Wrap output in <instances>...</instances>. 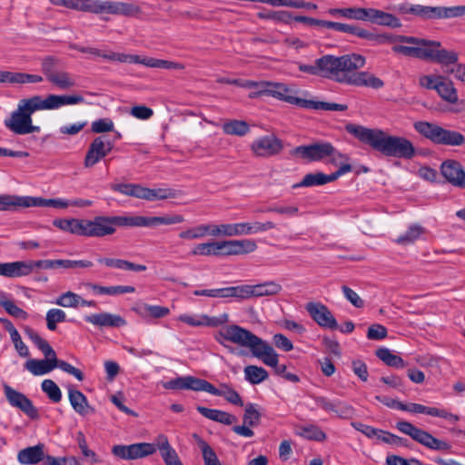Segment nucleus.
Here are the masks:
<instances>
[{
  "mask_svg": "<svg viewBox=\"0 0 465 465\" xmlns=\"http://www.w3.org/2000/svg\"><path fill=\"white\" fill-rule=\"evenodd\" d=\"M84 103L81 94H48L45 98L33 95L19 100L15 110L4 120L5 126L18 135L39 133L40 127L34 125L32 115L37 111L57 110L66 105H75Z\"/></svg>",
  "mask_w": 465,
  "mask_h": 465,
  "instance_id": "f257e3e1",
  "label": "nucleus"
},
{
  "mask_svg": "<svg viewBox=\"0 0 465 465\" xmlns=\"http://www.w3.org/2000/svg\"><path fill=\"white\" fill-rule=\"evenodd\" d=\"M372 41L377 45L394 42L408 44L410 45H394L392 51L406 56L431 61L443 66L454 65L459 59L457 52L443 48L441 43L435 40L413 36L373 34Z\"/></svg>",
  "mask_w": 465,
  "mask_h": 465,
  "instance_id": "f03ea898",
  "label": "nucleus"
},
{
  "mask_svg": "<svg viewBox=\"0 0 465 465\" xmlns=\"http://www.w3.org/2000/svg\"><path fill=\"white\" fill-rule=\"evenodd\" d=\"M346 130L385 156L411 159L416 153L412 142L404 136L392 135L381 129L356 124L347 125Z\"/></svg>",
  "mask_w": 465,
  "mask_h": 465,
  "instance_id": "7ed1b4c3",
  "label": "nucleus"
},
{
  "mask_svg": "<svg viewBox=\"0 0 465 465\" xmlns=\"http://www.w3.org/2000/svg\"><path fill=\"white\" fill-rule=\"evenodd\" d=\"M365 64L366 58L360 54L341 55L336 83L375 90L382 88L384 82L381 78L368 71H358L364 67Z\"/></svg>",
  "mask_w": 465,
  "mask_h": 465,
  "instance_id": "20e7f679",
  "label": "nucleus"
},
{
  "mask_svg": "<svg viewBox=\"0 0 465 465\" xmlns=\"http://www.w3.org/2000/svg\"><path fill=\"white\" fill-rule=\"evenodd\" d=\"M156 450L166 465H183L175 450L170 445L165 435L161 434L156 438L155 444L139 442L130 445H114L112 453L122 460H132L143 459L153 454Z\"/></svg>",
  "mask_w": 465,
  "mask_h": 465,
  "instance_id": "39448f33",
  "label": "nucleus"
},
{
  "mask_svg": "<svg viewBox=\"0 0 465 465\" xmlns=\"http://www.w3.org/2000/svg\"><path fill=\"white\" fill-rule=\"evenodd\" d=\"M223 340L248 349L257 359H260L270 346L267 341L237 324H228L220 329L217 341L223 343Z\"/></svg>",
  "mask_w": 465,
  "mask_h": 465,
  "instance_id": "423d86ee",
  "label": "nucleus"
},
{
  "mask_svg": "<svg viewBox=\"0 0 465 465\" xmlns=\"http://www.w3.org/2000/svg\"><path fill=\"white\" fill-rule=\"evenodd\" d=\"M413 127L417 133L435 144L461 146L465 143V137L462 134L445 129L434 123L418 121L414 123Z\"/></svg>",
  "mask_w": 465,
  "mask_h": 465,
  "instance_id": "0eeeda50",
  "label": "nucleus"
},
{
  "mask_svg": "<svg viewBox=\"0 0 465 465\" xmlns=\"http://www.w3.org/2000/svg\"><path fill=\"white\" fill-rule=\"evenodd\" d=\"M292 154L299 156L308 162L322 161L329 157V163L338 165L347 157L338 152L330 143H315L309 145H301L292 151Z\"/></svg>",
  "mask_w": 465,
  "mask_h": 465,
  "instance_id": "6e6552de",
  "label": "nucleus"
},
{
  "mask_svg": "<svg viewBox=\"0 0 465 465\" xmlns=\"http://www.w3.org/2000/svg\"><path fill=\"white\" fill-rule=\"evenodd\" d=\"M110 188L124 195L146 201L172 199L177 196V192L171 188L151 189L138 183H112Z\"/></svg>",
  "mask_w": 465,
  "mask_h": 465,
  "instance_id": "1a4fd4ad",
  "label": "nucleus"
},
{
  "mask_svg": "<svg viewBox=\"0 0 465 465\" xmlns=\"http://www.w3.org/2000/svg\"><path fill=\"white\" fill-rule=\"evenodd\" d=\"M340 56L325 54L314 61L313 64L298 63L301 72L336 82Z\"/></svg>",
  "mask_w": 465,
  "mask_h": 465,
  "instance_id": "9d476101",
  "label": "nucleus"
},
{
  "mask_svg": "<svg viewBox=\"0 0 465 465\" xmlns=\"http://www.w3.org/2000/svg\"><path fill=\"white\" fill-rule=\"evenodd\" d=\"M396 428L401 433L410 436L413 440L427 447L428 449L435 450H448L450 448L449 443L436 439L430 433L414 426L409 421H398L396 423Z\"/></svg>",
  "mask_w": 465,
  "mask_h": 465,
  "instance_id": "9b49d317",
  "label": "nucleus"
},
{
  "mask_svg": "<svg viewBox=\"0 0 465 465\" xmlns=\"http://www.w3.org/2000/svg\"><path fill=\"white\" fill-rule=\"evenodd\" d=\"M250 149L256 157L269 158L279 154L283 150V143L276 135L269 134L255 139Z\"/></svg>",
  "mask_w": 465,
  "mask_h": 465,
  "instance_id": "f8f14e48",
  "label": "nucleus"
},
{
  "mask_svg": "<svg viewBox=\"0 0 465 465\" xmlns=\"http://www.w3.org/2000/svg\"><path fill=\"white\" fill-rule=\"evenodd\" d=\"M114 148V143L106 138L105 135L95 137L90 143L86 152L84 165L91 168L98 163L103 158L108 155Z\"/></svg>",
  "mask_w": 465,
  "mask_h": 465,
  "instance_id": "ddd939ff",
  "label": "nucleus"
},
{
  "mask_svg": "<svg viewBox=\"0 0 465 465\" xmlns=\"http://www.w3.org/2000/svg\"><path fill=\"white\" fill-rule=\"evenodd\" d=\"M351 165L349 163H342L340 168L331 173V174H324L323 173H307L302 182L295 183L292 185V188H299V187H312V186H318V185H323L328 183H331L335 180H337L340 176L349 173L351 171Z\"/></svg>",
  "mask_w": 465,
  "mask_h": 465,
  "instance_id": "4468645a",
  "label": "nucleus"
},
{
  "mask_svg": "<svg viewBox=\"0 0 465 465\" xmlns=\"http://www.w3.org/2000/svg\"><path fill=\"white\" fill-rule=\"evenodd\" d=\"M3 389L5 398L11 406L19 409L33 420L39 418L37 409L33 405L32 401L28 399L24 393L15 391L8 384H4Z\"/></svg>",
  "mask_w": 465,
  "mask_h": 465,
  "instance_id": "2eb2a0df",
  "label": "nucleus"
},
{
  "mask_svg": "<svg viewBox=\"0 0 465 465\" xmlns=\"http://www.w3.org/2000/svg\"><path fill=\"white\" fill-rule=\"evenodd\" d=\"M305 309L319 326L331 330L338 328L336 319L325 304L320 302H310L306 303Z\"/></svg>",
  "mask_w": 465,
  "mask_h": 465,
  "instance_id": "dca6fc26",
  "label": "nucleus"
},
{
  "mask_svg": "<svg viewBox=\"0 0 465 465\" xmlns=\"http://www.w3.org/2000/svg\"><path fill=\"white\" fill-rule=\"evenodd\" d=\"M258 246L252 239L219 241V256L242 255L253 252Z\"/></svg>",
  "mask_w": 465,
  "mask_h": 465,
  "instance_id": "f3484780",
  "label": "nucleus"
},
{
  "mask_svg": "<svg viewBox=\"0 0 465 465\" xmlns=\"http://www.w3.org/2000/svg\"><path fill=\"white\" fill-rule=\"evenodd\" d=\"M176 320L192 327H218L229 322V315L227 313H222L216 317H209L206 314L183 313L179 315Z\"/></svg>",
  "mask_w": 465,
  "mask_h": 465,
  "instance_id": "a211bd4d",
  "label": "nucleus"
},
{
  "mask_svg": "<svg viewBox=\"0 0 465 465\" xmlns=\"http://www.w3.org/2000/svg\"><path fill=\"white\" fill-rule=\"evenodd\" d=\"M440 173L453 186L465 189V171L460 162L451 159L442 162Z\"/></svg>",
  "mask_w": 465,
  "mask_h": 465,
  "instance_id": "6ab92c4d",
  "label": "nucleus"
},
{
  "mask_svg": "<svg viewBox=\"0 0 465 465\" xmlns=\"http://www.w3.org/2000/svg\"><path fill=\"white\" fill-rule=\"evenodd\" d=\"M112 216H96L86 220V237H104L114 233Z\"/></svg>",
  "mask_w": 465,
  "mask_h": 465,
  "instance_id": "aec40b11",
  "label": "nucleus"
},
{
  "mask_svg": "<svg viewBox=\"0 0 465 465\" xmlns=\"http://www.w3.org/2000/svg\"><path fill=\"white\" fill-rule=\"evenodd\" d=\"M259 360L265 365L273 368L275 374L282 376L285 380L293 383L300 381V378L296 374L287 371L286 365L279 364V355L272 345L269 346V350H266V352Z\"/></svg>",
  "mask_w": 465,
  "mask_h": 465,
  "instance_id": "412c9836",
  "label": "nucleus"
},
{
  "mask_svg": "<svg viewBox=\"0 0 465 465\" xmlns=\"http://www.w3.org/2000/svg\"><path fill=\"white\" fill-rule=\"evenodd\" d=\"M402 411L411 413H422L432 417L442 418L449 420L452 424L456 423L460 420L458 415L452 414L446 411L445 409L429 407L420 403H404Z\"/></svg>",
  "mask_w": 465,
  "mask_h": 465,
  "instance_id": "4be33fe9",
  "label": "nucleus"
},
{
  "mask_svg": "<svg viewBox=\"0 0 465 465\" xmlns=\"http://www.w3.org/2000/svg\"><path fill=\"white\" fill-rule=\"evenodd\" d=\"M84 321L94 326L119 328L126 325V321L118 314L101 312L84 316Z\"/></svg>",
  "mask_w": 465,
  "mask_h": 465,
  "instance_id": "5701e85b",
  "label": "nucleus"
},
{
  "mask_svg": "<svg viewBox=\"0 0 465 465\" xmlns=\"http://www.w3.org/2000/svg\"><path fill=\"white\" fill-rule=\"evenodd\" d=\"M270 88L266 91L267 95L286 103L296 104L302 107V100L295 95V92L282 83L271 82Z\"/></svg>",
  "mask_w": 465,
  "mask_h": 465,
  "instance_id": "b1692460",
  "label": "nucleus"
},
{
  "mask_svg": "<svg viewBox=\"0 0 465 465\" xmlns=\"http://www.w3.org/2000/svg\"><path fill=\"white\" fill-rule=\"evenodd\" d=\"M363 21H370L381 25L400 27L401 22L393 15L375 8H364Z\"/></svg>",
  "mask_w": 465,
  "mask_h": 465,
  "instance_id": "393cba45",
  "label": "nucleus"
},
{
  "mask_svg": "<svg viewBox=\"0 0 465 465\" xmlns=\"http://www.w3.org/2000/svg\"><path fill=\"white\" fill-rule=\"evenodd\" d=\"M282 289V285L273 281L255 285L245 284L246 300L252 297L276 295L281 292Z\"/></svg>",
  "mask_w": 465,
  "mask_h": 465,
  "instance_id": "a878e982",
  "label": "nucleus"
},
{
  "mask_svg": "<svg viewBox=\"0 0 465 465\" xmlns=\"http://www.w3.org/2000/svg\"><path fill=\"white\" fill-rule=\"evenodd\" d=\"M30 265L27 261L0 262V276L19 278L30 275Z\"/></svg>",
  "mask_w": 465,
  "mask_h": 465,
  "instance_id": "bb28decb",
  "label": "nucleus"
},
{
  "mask_svg": "<svg viewBox=\"0 0 465 465\" xmlns=\"http://www.w3.org/2000/svg\"><path fill=\"white\" fill-rule=\"evenodd\" d=\"M45 445L39 443L35 446L27 447L21 450L17 454V460L22 465H33L41 460L45 461L44 453Z\"/></svg>",
  "mask_w": 465,
  "mask_h": 465,
  "instance_id": "cd10ccee",
  "label": "nucleus"
},
{
  "mask_svg": "<svg viewBox=\"0 0 465 465\" xmlns=\"http://www.w3.org/2000/svg\"><path fill=\"white\" fill-rule=\"evenodd\" d=\"M68 399L74 411L81 416H85L94 412V409L89 405L87 398L80 391L69 388Z\"/></svg>",
  "mask_w": 465,
  "mask_h": 465,
  "instance_id": "c85d7f7f",
  "label": "nucleus"
},
{
  "mask_svg": "<svg viewBox=\"0 0 465 465\" xmlns=\"http://www.w3.org/2000/svg\"><path fill=\"white\" fill-rule=\"evenodd\" d=\"M215 224L213 223H202L194 227L188 228L186 230L182 231L179 233V238L183 240H198L204 238L207 235H211L216 237Z\"/></svg>",
  "mask_w": 465,
  "mask_h": 465,
  "instance_id": "c756f323",
  "label": "nucleus"
},
{
  "mask_svg": "<svg viewBox=\"0 0 465 465\" xmlns=\"http://www.w3.org/2000/svg\"><path fill=\"white\" fill-rule=\"evenodd\" d=\"M45 360L30 359L25 363V368L35 376L49 373L55 369L54 357H45Z\"/></svg>",
  "mask_w": 465,
  "mask_h": 465,
  "instance_id": "7c9ffc66",
  "label": "nucleus"
},
{
  "mask_svg": "<svg viewBox=\"0 0 465 465\" xmlns=\"http://www.w3.org/2000/svg\"><path fill=\"white\" fill-rule=\"evenodd\" d=\"M54 225L64 232L75 235L85 236L86 220L81 219H57L54 221Z\"/></svg>",
  "mask_w": 465,
  "mask_h": 465,
  "instance_id": "2f4dec72",
  "label": "nucleus"
},
{
  "mask_svg": "<svg viewBox=\"0 0 465 465\" xmlns=\"http://www.w3.org/2000/svg\"><path fill=\"white\" fill-rule=\"evenodd\" d=\"M435 91L439 96L449 104H454L459 100L458 91L450 79L442 75L441 80L436 86Z\"/></svg>",
  "mask_w": 465,
  "mask_h": 465,
  "instance_id": "473e14b6",
  "label": "nucleus"
},
{
  "mask_svg": "<svg viewBox=\"0 0 465 465\" xmlns=\"http://www.w3.org/2000/svg\"><path fill=\"white\" fill-rule=\"evenodd\" d=\"M41 82H43V77L38 74L0 71V83L26 84Z\"/></svg>",
  "mask_w": 465,
  "mask_h": 465,
  "instance_id": "72a5a7b5",
  "label": "nucleus"
},
{
  "mask_svg": "<svg viewBox=\"0 0 465 465\" xmlns=\"http://www.w3.org/2000/svg\"><path fill=\"white\" fill-rule=\"evenodd\" d=\"M214 232L216 233V237H234L247 235L246 222L215 224Z\"/></svg>",
  "mask_w": 465,
  "mask_h": 465,
  "instance_id": "f704fd0d",
  "label": "nucleus"
},
{
  "mask_svg": "<svg viewBox=\"0 0 465 465\" xmlns=\"http://www.w3.org/2000/svg\"><path fill=\"white\" fill-rule=\"evenodd\" d=\"M425 232L426 230L423 226L413 223L395 240V242L404 246L413 244L416 241L420 240Z\"/></svg>",
  "mask_w": 465,
  "mask_h": 465,
  "instance_id": "c9c22d12",
  "label": "nucleus"
},
{
  "mask_svg": "<svg viewBox=\"0 0 465 465\" xmlns=\"http://www.w3.org/2000/svg\"><path fill=\"white\" fill-rule=\"evenodd\" d=\"M47 81L61 90H68L76 85L74 76L66 71H55Z\"/></svg>",
  "mask_w": 465,
  "mask_h": 465,
  "instance_id": "e433bc0d",
  "label": "nucleus"
},
{
  "mask_svg": "<svg viewBox=\"0 0 465 465\" xmlns=\"http://www.w3.org/2000/svg\"><path fill=\"white\" fill-rule=\"evenodd\" d=\"M104 59L120 63L141 64L147 67H151V64L153 62V57H141L136 54H126L114 52H110L108 54H104Z\"/></svg>",
  "mask_w": 465,
  "mask_h": 465,
  "instance_id": "4c0bfd02",
  "label": "nucleus"
},
{
  "mask_svg": "<svg viewBox=\"0 0 465 465\" xmlns=\"http://www.w3.org/2000/svg\"><path fill=\"white\" fill-rule=\"evenodd\" d=\"M212 395L223 397L228 402L236 406H243L240 394L229 384L223 383L219 388L213 387Z\"/></svg>",
  "mask_w": 465,
  "mask_h": 465,
  "instance_id": "58836bf2",
  "label": "nucleus"
},
{
  "mask_svg": "<svg viewBox=\"0 0 465 465\" xmlns=\"http://www.w3.org/2000/svg\"><path fill=\"white\" fill-rule=\"evenodd\" d=\"M401 12L405 15H414L423 19L437 18V6H425L421 5H404Z\"/></svg>",
  "mask_w": 465,
  "mask_h": 465,
  "instance_id": "ea45409f",
  "label": "nucleus"
},
{
  "mask_svg": "<svg viewBox=\"0 0 465 465\" xmlns=\"http://www.w3.org/2000/svg\"><path fill=\"white\" fill-rule=\"evenodd\" d=\"M25 335L32 341V342L44 353L45 357L54 356L55 351L49 345V343L42 338L37 331L34 329L25 326L24 329Z\"/></svg>",
  "mask_w": 465,
  "mask_h": 465,
  "instance_id": "a19ab883",
  "label": "nucleus"
},
{
  "mask_svg": "<svg viewBox=\"0 0 465 465\" xmlns=\"http://www.w3.org/2000/svg\"><path fill=\"white\" fill-rule=\"evenodd\" d=\"M296 434L309 440L324 441L327 438L325 432L317 425L309 424L298 427Z\"/></svg>",
  "mask_w": 465,
  "mask_h": 465,
  "instance_id": "79ce46f5",
  "label": "nucleus"
},
{
  "mask_svg": "<svg viewBox=\"0 0 465 465\" xmlns=\"http://www.w3.org/2000/svg\"><path fill=\"white\" fill-rule=\"evenodd\" d=\"M244 379L252 385L260 384L269 377L268 371L256 365H248L243 370Z\"/></svg>",
  "mask_w": 465,
  "mask_h": 465,
  "instance_id": "37998d69",
  "label": "nucleus"
},
{
  "mask_svg": "<svg viewBox=\"0 0 465 465\" xmlns=\"http://www.w3.org/2000/svg\"><path fill=\"white\" fill-rule=\"evenodd\" d=\"M193 438L202 450L204 465H222L214 450L204 440L196 433L193 434Z\"/></svg>",
  "mask_w": 465,
  "mask_h": 465,
  "instance_id": "c03bdc74",
  "label": "nucleus"
},
{
  "mask_svg": "<svg viewBox=\"0 0 465 465\" xmlns=\"http://www.w3.org/2000/svg\"><path fill=\"white\" fill-rule=\"evenodd\" d=\"M376 356L390 367L401 369L407 365L401 357L392 353L388 348L378 349L376 351Z\"/></svg>",
  "mask_w": 465,
  "mask_h": 465,
  "instance_id": "a18cd8bd",
  "label": "nucleus"
},
{
  "mask_svg": "<svg viewBox=\"0 0 465 465\" xmlns=\"http://www.w3.org/2000/svg\"><path fill=\"white\" fill-rule=\"evenodd\" d=\"M222 129L229 135L244 136L250 132L249 124L242 120H230L225 122Z\"/></svg>",
  "mask_w": 465,
  "mask_h": 465,
  "instance_id": "49530a36",
  "label": "nucleus"
},
{
  "mask_svg": "<svg viewBox=\"0 0 465 465\" xmlns=\"http://www.w3.org/2000/svg\"><path fill=\"white\" fill-rule=\"evenodd\" d=\"M192 256H219V241L197 243L190 252Z\"/></svg>",
  "mask_w": 465,
  "mask_h": 465,
  "instance_id": "de8ad7c7",
  "label": "nucleus"
},
{
  "mask_svg": "<svg viewBox=\"0 0 465 465\" xmlns=\"http://www.w3.org/2000/svg\"><path fill=\"white\" fill-rule=\"evenodd\" d=\"M113 224L116 226L147 227L146 216H112Z\"/></svg>",
  "mask_w": 465,
  "mask_h": 465,
  "instance_id": "09e8293b",
  "label": "nucleus"
},
{
  "mask_svg": "<svg viewBox=\"0 0 465 465\" xmlns=\"http://www.w3.org/2000/svg\"><path fill=\"white\" fill-rule=\"evenodd\" d=\"M302 107L323 111H345L348 106L336 103L319 102L313 100H302Z\"/></svg>",
  "mask_w": 465,
  "mask_h": 465,
  "instance_id": "8fccbe9b",
  "label": "nucleus"
},
{
  "mask_svg": "<svg viewBox=\"0 0 465 465\" xmlns=\"http://www.w3.org/2000/svg\"><path fill=\"white\" fill-rule=\"evenodd\" d=\"M215 293V298H235L237 300H246L245 285L219 288L216 289Z\"/></svg>",
  "mask_w": 465,
  "mask_h": 465,
  "instance_id": "3c124183",
  "label": "nucleus"
},
{
  "mask_svg": "<svg viewBox=\"0 0 465 465\" xmlns=\"http://www.w3.org/2000/svg\"><path fill=\"white\" fill-rule=\"evenodd\" d=\"M183 221L184 218L181 214L147 217V227L176 224L181 223Z\"/></svg>",
  "mask_w": 465,
  "mask_h": 465,
  "instance_id": "603ef678",
  "label": "nucleus"
},
{
  "mask_svg": "<svg viewBox=\"0 0 465 465\" xmlns=\"http://www.w3.org/2000/svg\"><path fill=\"white\" fill-rule=\"evenodd\" d=\"M45 321L47 329L54 331L57 328V323L66 321V313L61 309H50L46 312Z\"/></svg>",
  "mask_w": 465,
  "mask_h": 465,
  "instance_id": "864d4df0",
  "label": "nucleus"
},
{
  "mask_svg": "<svg viewBox=\"0 0 465 465\" xmlns=\"http://www.w3.org/2000/svg\"><path fill=\"white\" fill-rule=\"evenodd\" d=\"M0 306L11 316L25 321L28 318V313L18 307L15 302L5 297L0 299Z\"/></svg>",
  "mask_w": 465,
  "mask_h": 465,
  "instance_id": "5fc2aeb1",
  "label": "nucleus"
},
{
  "mask_svg": "<svg viewBox=\"0 0 465 465\" xmlns=\"http://www.w3.org/2000/svg\"><path fill=\"white\" fill-rule=\"evenodd\" d=\"M328 13L331 15H341L349 19L363 21L364 8H331Z\"/></svg>",
  "mask_w": 465,
  "mask_h": 465,
  "instance_id": "6e6d98bb",
  "label": "nucleus"
},
{
  "mask_svg": "<svg viewBox=\"0 0 465 465\" xmlns=\"http://www.w3.org/2000/svg\"><path fill=\"white\" fill-rule=\"evenodd\" d=\"M142 9L140 5L134 2H117V15H124V16H137L141 14Z\"/></svg>",
  "mask_w": 465,
  "mask_h": 465,
  "instance_id": "4d7b16f0",
  "label": "nucleus"
},
{
  "mask_svg": "<svg viewBox=\"0 0 465 465\" xmlns=\"http://www.w3.org/2000/svg\"><path fill=\"white\" fill-rule=\"evenodd\" d=\"M80 295L68 291L56 298L55 304L64 308H76L80 305Z\"/></svg>",
  "mask_w": 465,
  "mask_h": 465,
  "instance_id": "13d9d810",
  "label": "nucleus"
},
{
  "mask_svg": "<svg viewBox=\"0 0 465 465\" xmlns=\"http://www.w3.org/2000/svg\"><path fill=\"white\" fill-rule=\"evenodd\" d=\"M261 413L257 409V405L248 403L245 405L242 421L250 427L257 426L260 423Z\"/></svg>",
  "mask_w": 465,
  "mask_h": 465,
  "instance_id": "bf43d9fd",
  "label": "nucleus"
},
{
  "mask_svg": "<svg viewBox=\"0 0 465 465\" xmlns=\"http://www.w3.org/2000/svg\"><path fill=\"white\" fill-rule=\"evenodd\" d=\"M10 197L13 199V204L10 205V210L15 206H49V204H47L48 199L34 197L21 198L11 195Z\"/></svg>",
  "mask_w": 465,
  "mask_h": 465,
  "instance_id": "052dcab7",
  "label": "nucleus"
},
{
  "mask_svg": "<svg viewBox=\"0 0 465 465\" xmlns=\"http://www.w3.org/2000/svg\"><path fill=\"white\" fill-rule=\"evenodd\" d=\"M42 391L48 396L54 402H59L62 399V392L60 388L52 380H45L41 384Z\"/></svg>",
  "mask_w": 465,
  "mask_h": 465,
  "instance_id": "680f3d73",
  "label": "nucleus"
},
{
  "mask_svg": "<svg viewBox=\"0 0 465 465\" xmlns=\"http://www.w3.org/2000/svg\"><path fill=\"white\" fill-rule=\"evenodd\" d=\"M187 380V390H192L194 391H206L210 394L213 393L214 386L209 381L193 376H188Z\"/></svg>",
  "mask_w": 465,
  "mask_h": 465,
  "instance_id": "e2e57ef3",
  "label": "nucleus"
},
{
  "mask_svg": "<svg viewBox=\"0 0 465 465\" xmlns=\"http://www.w3.org/2000/svg\"><path fill=\"white\" fill-rule=\"evenodd\" d=\"M465 15V5L450 7L437 6V18L459 17Z\"/></svg>",
  "mask_w": 465,
  "mask_h": 465,
  "instance_id": "0e129e2a",
  "label": "nucleus"
},
{
  "mask_svg": "<svg viewBox=\"0 0 465 465\" xmlns=\"http://www.w3.org/2000/svg\"><path fill=\"white\" fill-rule=\"evenodd\" d=\"M274 228H275V223L271 221H267L264 223H261L258 221L252 222V223L246 222L247 235L263 232H266V231H269V230H272Z\"/></svg>",
  "mask_w": 465,
  "mask_h": 465,
  "instance_id": "69168bd1",
  "label": "nucleus"
},
{
  "mask_svg": "<svg viewBox=\"0 0 465 465\" xmlns=\"http://www.w3.org/2000/svg\"><path fill=\"white\" fill-rule=\"evenodd\" d=\"M114 122L109 118H101L94 121L91 125V130L95 134H103L114 131Z\"/></svg>",
  "mask_w": 465,
  "mask_h": 465,
  "instance_id": "338daca9",
  "label": "nucleus"
},
{
  "mask_svg": "<svg viewBox=\"0 0 465 465\" xmlns=\"http://www.w3.org/2000/svg\"><path fill=\"white\" fill-rule=\"evenodd\" d=\"M45 465H80L79 461L76 458L64 457V458H55L50 455L45 456Z\"/></svg>",
  "mask_w": 465,
  "mask_h": 465,
  "instance_id": "774afa93",
  "label": "nucleus"
}]
</instances>
